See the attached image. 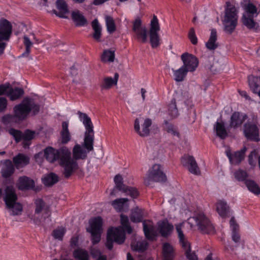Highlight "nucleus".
Segmentation results:
<instances>
[{"label":"nucleus","mask_w":260,"mask_h":260,"mask_svg":"<svg viewBox=\"0 0 260 260\" xmlns=\"http://www.w3.org/2000/svg\"><path fill=\"white\" fill-rule=\"evenodd\" d=\"M44 152V156L48 161L54 162L58 160L59 165L63 169V174L66 178H69L78 169L77 162L72 158L71 152L67 147L55 150L49 146Z\"/></svg>","instance_id":"obj_1"},{"label":"nucleus","mask_w":260,"mask_h":260,"mask_svg":"<svg viewBox=\"0 0 260 260\" xmlns=\"http://www.w3.org/2000/svg\"><path fill=\"white\" fill-rule=\"evenodd\" d=\"M120 221L122 227L111 228L108 231L106 246L109 250L112 249L114 242L118 244L124 243L125 239L124 231L128 234L132 233V228L127 216L121 215Z\"/></svg>","instance_id":"obj_2"},{"label":"nucleus","mask_w":260,"mask_h":260,"mask_svg":"<svg viewBox=\"0 0 260 260\" xmlns=\"http://www.w3.org/2000/svg\"><path fill=\"white\" fill-rule=\"evenodd\" d=\"M13 111L18 121H22L30 112L34 115L38 114L40 111V105L36 103L33 99L25 98L19 104L14 106Z\"/></svg>","instance_id":"obj_3"},{"label":"nucleus","mask_w":260,"mask_h":260,"mask_svg":"<svg viewBox=\"0 0 260 260\" xmlns=\"http://www.w3.org/2000/svg\"><path fill=\"white\" fill-rule=\"evenodd\" d=\"M77 114L80 121L83 122L86 129L84 133L83 146L88 152H90L93 150L94 132L93 124L90 118L87 114L78 111Z\"/></svg>","instance_id":"obj_4"},{"label":"nucleus","mask_w":260,"mask_h":260,"mask_svg":"<svg viewBox=\"0 0 260 260\" xmlns=\"http://www.w3.org/2000/svg\"><path fill=\"white\" fill-rule=\"evenodd\" d=\"M225 8V16L223 20L224 30L232 34L235 30L238 21L237 10L230 2H226Z\"/></svg>","instance_id":"obj_5"},{"label":"nucleus","mask_w":260,"mask_h":260,"mask_svg":"<svg viewBox=\"0 0 260 260\" xmlns=\"http://www.w3.org/2000/svg\"><path fill=\"white\" fill-rule=\"evenodd\" d=\"M34 204L35 206L34 214L29 215V217L35 223L40 222L42 219H45L50 216V207L42 199H36Z\"/></svg>","instance_id":"obj_6"},{"label":"nucleus","mask_w":260,"mask_h":260,"mask_svg":"<svg viewBox=\"0 0 260 260\" xmlns=\"http://www.w3.org/2000/svg\"><path fill=\"white\" fill-rule=\"evenodd\" d=\"M12 33V26L6 19L0 20V56L4 54L7 42L10 40Z\"/></svg>","instance_id":"obj_7"},{"label":"nucleus","mask_w":260,"mask_h":260,"mask_svg":"<svg viewBox=\"0 0 260 260\" xmlns=\"http://www.w3.org/2000/svg\"><path fill=\"white\" fill-rule=\"evenodd\" d=\"M166 180L167 177L163 172L161 166L155 164L148 170L144 179V183L146 185L149 186L152 182H163Z\"/></svg>","instance_id":"obj_8"},{"label":"nucleus","mask_w":260,"mask_h":260,"mask_svg":"<svg viewBox=\"0 0 260 260\" xmlns=\"http://www.w3.org/2000/svg\"><path fill=\"white\" fill-rule=\"evenodd\" d=\"M90 227L87 229V232L91 234V240L93 244L100 242L103 232V220L101 217H96L89 221Z\"/></svg>","instance_id":"obj_9"},{"label":"nucleus","mask_w":260,"mask_h":260,"mask_svg":"<svg viewBox=\"0 0 260 260\" xmlns=\"http://www.w3.org/2000/svg\"><path fill=\"white\" fill-rule=\"evenodd\" d=\"M115 186L110 193L111 196H115L116 190H118L125 193L126 195L130 196L132 198H136L139 193L137 190L134 187H128L123 184V178L120 175H116L114 177Z\"/></svg>","instance_id":"obj_10"},{"label":"nucleus","mask_w":260,"mask_h":260,"mask_svg":"<svg viewBox=\"0 0 260 260\" xmlns=\"http://www.w3.org/2000/svg\"><path fill=\"white\" fill-rule=\"evenodd\" d=\"M192 219L196 221L198 229L202 232L210 234L214 231V227L207 217L202 212L197 213Z\"/></svg>","instance_id":"obj_11"},{"label":"nucleus","mask_w":260,"mask_h":260,"mask_svg":"<svg viewBox=\"0 0 260 260\" xmlns=\"http://www.w3.org/2000/svg\"><path fill=\"white\" fill-rule=\"evenodd\" d=\"M160 30V26L158 20L155 15H154L150 22L149 30L150 42L152 48L157 47L160 44V38L158 31Z\"/></svg>","instance_id":"obj_12"},{"label":"nucleus","mask_w":260,"mask_h":260,"mask_svg":"<svg viewBox=\"0 0 260 260\" xmlns=\"http://www.w3.org/2000/svg\"><path fill=\"white\" fill-rule=\"evenodd\" d=\"M243 132L245 137L251 141L258 142L259 128L257 123L254 121H247L244 125Z\"/></svg>","instance_id":"obj_13"},{"label":"nucleus","mask_w":260,"mask_h":260,"mask_svg":"<svg viewBox=\"0 0 260 260\" xmlns=\"http://www.w3.org/2000/svg\"><path fill=\"white\" fill-rule=\"evenodd\" d=\"M182 225L181 224L176 226V230L179 238L180 243L182 248L185 250V254L187 258L189 260H197L198 257L194 252L191 251L190 245L189 243L185 240L184 235L182 231Z\"/></svg>","instance_id":"obj_14"},{"label":"nucleus","mask_w":260,"mask_h":260,"mask_svg":"<svg viewBox=\"0 0 260 260\" xmlns=\"http://www.w3.org/2000/svg\"><path fill=\"white\" fill-rule=\"evenodd\" d=\"M184 67L187 72H193L198 66L199 61L196 57L191 54L184 53L181 55Z\"/></svg>","instance_id":"obj_15"},{"label":"nucleus","mask_w":260,"mask_h":260,"mask_svg":"<svg viewBox=\"0 0 260 260\" xmlns=\"http://www.w3.org/2000/svg\"><path fill=\"white\" fill-rule=\"evenodd\" d=\"M133 31L135 32V37L138 40H141L143 43L147 42V30L146 27L142 25L140 19H136L134 22Z\"/></svg>","instance_id":"obj_16"},{"label":"nucleus","mask_w":260,"mask_h":260,"mask_svg":"<svg viewBox=\"0 0 260 260\" xmlns=\"http://www.w3.org/2000/svg\"><path fill=\"white\" fill-rule=\"evenodd\" d=\"M181 163L191 173L197 175L200 174V168L193 156L188 155H184L181 158Z\"/></svg>","instance_id":"obj_17"},{"label":"nucleus","mask_w":260,"mask_h":260,"mask_svg":"<svg viewBox=\"0 0 260 260\" xmlns=\"http://www.w3.org/2000/svg\"><path fill=\"white\" fill-rule=\"evenodd\" d=\"M151 124L152 120L149 118H146L142 124V128L141 129L139 119L136 118L134 123V129L140 136L142 137H147L149 135V127Z\"/></svg>","instance_id":"obj_18"},{"label":"nucleus","mask_w":260,"mask_h":260,"mask_svg":"<svg viewBox=\"0 0 260 260\" xmlns=\"http://www.w3.org/2000/svg\"><path fill=\"white\" fill-rule=\"evenodd\" d=\"M143 225L146 238L148 240H153L157 235V232L153 223L150 221H144Z\"/></svg>","instance_id":"obj_19"},{"label":"nucleus","mask_w":260,"mask_h":260,"mask_svg":"<svg viewBox=\"0 0 260 260\" xmlns=\"http://www.w3.org/2000/svg\"><path fill=\"white\" fill-rule=\"evenodd\" d=\"M246 150V147H244L240 151H236L233 154L230 151H226V154L232 164L238 165L243 160Z\"/></svg>","instance_id":"obj_20"},{"label":"nucleus","mask_w":260,"mask_h":260,"mask_svg":"<svg viewBox=\"0 0 260 260\" xmlns=\"http://www.w3.org/2000/svg\"><path fill=\"white\" fill-rule=\"evenodd\" d=\"M71 18L76 26H84L88 24L87 19L83 13L78 10L72 12Z\"/></svg>","instance_id":"obj_21"},{"label":"nucleus","mask_w":260,"mask_h":260,"mask_svg":"<svg viewBox=\"0 0 260 260\" xmlns=\"http://www.w3.org/2000/svg\"><path fill=\"white\" fill-rule=\"evenodd\" d=\"M17 197L13 187L7 186L5 189V197L4 201L7 207H11L16 202Z\"/></svg>","instance_id":"obj_22"},{"label":"nucleus","mask_w":260,"mask_h":260,"mask_svg":"<svg viewBox=\"0 0 260 260\" xmlns=\"http://www.w3.org/2000/svg\"><path fill=\"white\" fill-rule=\"evenodd\" d=\"M247 118L246 115H242L238 112H235L231 116L230 127L237 128L241 126Z\"/></svg>","instance_id":"obj_23"},{"label":"nucleus","mask_w":260,"mask_h":260,"mask_svg":"<svg viewBox=\"0 0 260 260\" xmlns=\"http://www.w3.org/2000/svg\"><path fill=\"white\" fill-rule=\"evenodd\" d=\"M17 186L19 189L21 190L34 189L35 182L26 176L21 177L18 179Z\"/></svg>","instance_id":"obj_24"},{"label":"nucleus","mask_w":260,"mask_h":260,"mask_svg":"<svg viewBox=\"0 0 260 260\" xmlns=\"http://www.w3.org/2000/svg\"><path fill=\"white\" fill-rule=\"evenodd\" d=\"M60 135V140L62 144H66L71 140L72 135L69 131L68 122L63 121L62 122Z\"/></svg>","instance_id":"obj_25"},{"label":"nucleus","mask_w":260,"mask_h":260,"mask_svg":"<svg viewBox=\"0 0 260 260\" xmlns=\"http://www.w3.org/2000/svg\"><path fill=\"white\" fill-rule=\"evenodd\" d=\"M56 5L58 12L53 10V13L60 18H67V17L66 16V14L69 12L67 3L64 0H57Z\"/></svg>","instance_id":"obj_26"},{"label":"nucleus","mask_w":260,"mask_h":260,"mask_svg":"<svg viewBox=\"0 0 260 260\" xmlns=\"http://www.w3.org/2000/svg\"><path fill=\"white\" fill-rule=\"evenodd\" d=\"M119 78V74L117 73H115L114 78L106 77L104 78L100 84L101 88L103 89H109L113 85H116Z\"/></svg>","instance_id":"obj_27"},{"label":"nucleus","mask_w":260,"mask_h":260,"mask_svg":"<svg viewBox=\"0 0 260 260\" xmlns=\"http://www.w3.org/2000/svg\"><path fill=\"white\" fill-rule=\"evenodd\" d=\"M13 161L15 167L19 169L28 165L29 158L25 154L19 153L13 157Z\"/></svg>","instance_id":"obj_28"},{"label":"nucleus","mask_w":260,"mask_h":260,"mask_svg":"<svg viewBox=\"0 0 260 260\" xmlns=\"http://www.w3.org/2000/svg\"><path fill=\"white\" fill-rule=\"evenodd\" d=\"M158 230L162 237H167L171 234L173 226L167 220L160 221L157 223Z\"/></svg>","instance_id":"obj_29"},{"label":"nucleus","mask_w":260,"mask_h":260,"mask_svg":"<svg viewBox=\"0 0 260 260\" xmlns=\"http://www.w3.org/2000/svg\"><path fill=\"white\" fill-rule=\"evenodd\" d=\"M91 27L93 30L91 35L92 37L95 41L98 42H101L102 28L97 19H95L92 21Z\"/></svg>","instance_id":"obj_30"},{"label":"nucleus","mask_w":260,"mask_h":260,"mask_svg":"<svg viewBox=\"0 0 260 260\" xmlns=\"http://www.w3.org/2000/svg\"><path fill=\"white\" fill-rule=\"evenodd\" d=\"M217 32L215 29L211 30V34L209 39L206 43V47L210 50H214L218 47L217 42Z\"/></svg>","instance_id":"obj_31"},{"label":"nucleus","mask_w":260,"mask_h":260,"mask_svg":"<svg viewBox=\"0 0 260 260\" xmlns=\"http://www.w3.org/2000/svg\"><path fill=\"white\" fill-rule=\"evenodd\" d=\"M73 159L77 162V160L84 159L87 157V152L79 144H76L73 149Z\"/></svg>","instance_id":"obj_32"},{"label":"nucleus","mask_w":260,"mask_h":260,"mask_svg":"<svg viewBox=\"0 0 260 260\" xmlns=\"http://www.w3.org/2000/svg\"><path fill=\"white\" fill-rule=\"evenodd\" d=\"M14 167L11 161L5 160L1 172L2 176L5 178H8L14 173Z\"/></svg>","instance_id":"obj_33"},{"label":"nucleus","mask_w":260,"mask_h":260,"mask_svg":"<svg viewBox=\"0 0 260 260\" xmlns=\"http://www.w3.org/2000/svg\"><path fill=\"white\" fill-rule=\"evenodd\" d=\"M216 210L219 215L223 218L228 216L229 213V206L225 202L222 201H219L217 203Z\"/></svg>","instance_id":"obj_34"},{"label":"nucleus","mask_w":260,"mask_h":260,"mask_svg":"<svg viewBox=\"0 0 260 260\" xmlns=\"http://www.w3.org/2000/svg\"><path fill=\"white\" fill-rule=\"evenodd\" d=\"M23 94L24 90L23 89L18 87L13 88L10 85L8 96L11 101H14L20 98Z\"/></svg>","instance_id":"obj_35"},{"label":"nucleus","mask_w":260,"mask_h":260,"mask_svg":"<svg viewBox=\"0 0 260 260\" xmlns=\"http://www.w3.org/2000/svg\"><path fill=\"white\" fill-rule=\"evenodd\" d=\"M42 181L45 186H51L58 181V177L55 174L51 173L44 176Z\"/></svg>","instance_id":"obj_36"},{"label":"nucleus","mask_w":260,"mask_h":260,"mask_svg":"<svg viewBox=\"0 0 260 260\" xmlns=\"http://www.w3.org/2000/svg\"><path fill=\"white\" fill-rule=\"evenodd\" d=\"M214 129L216 131L217 136L220 138L224 139L227 137L228 133L223 122H216L214 125Z\"/></svg>","instance_id":"obj_37"},{"label":"nucleus","mask_w":260,"mask_h":260,"mask_svg":"<svg viewBox=\"0 0 260 260\" xmlns=\"http://www.w3.org/2000/svg\"><path fill=\"white\" fill-rule=\"evenodd\" d=\"M73 256L77 260H89L88 251L81 248H78L74 251Z\"/></svg>","instance_id":"obj_38"},{"label":"nucleus","mask_w":260,"mask_h":260,"mask_svg":"<svg viewBox=\"0 0 260 260\" xmlns=\"http://www.w3.org/2000/svg\"><path fill=\"white\" fill-rule=\"evenodd\" d=\"M242 21L243 24L249 29H254L257 27V24L253 20V17L247 16L243 14L242 17Z\"/></svg>","instance_id":"obj_39"},{"label":"nucleus","mask_w":260,"mask_h":260,"mask_svg":"<svg viewBox=\"0 0 260 260\" xmlns=\"http://www.w3.org/2000/svg\"><path fill=\"white\" fill-rule=\"evenodd\" d=\"M245 184L250 192L256 195L260 194V187L255 181L252 180H246Z\"/></svg>","instance_id":"obj_40"},{"label":"nucleus","mask_w":260,"mask_h":260,"mask_svg":"<svg viewBox=\"0 0 260 260\" xmlns=\"http://www.w3.org/2000/svg\"><path fill=\"white\" fill-rule=\"evenodd\" d=\"M163 255L164 260H173L174 257L173 247L168 243L163 245Z\"/></svg>","instance_id":"obj_41"},{"label":"nucleus","mask_w":260,"mask_h":260,"mask_svg":"<svg viewBox=\"0 0 260 260\" xmlns=\"http://www.w3.org/2000/svg\"><path fill=\"white\" fill-rule=\"evenodd\" d=\"M148 243L145 240L134 242L132 243L131 246L133 250L143 252L146 249Z\"/></svg>","instance_id":"obj_42"},{"label":"nucleus","mask_w":260,"mask_h":260,"mask_svg":"<svg viewBox=\"0 0 260 260\" xmlns=\"http://www.w3.org/2000/svg\"><path fill=\"white\" fill-rule=\"evenodd\" d=\"M187 71L182 66L178 70L174 71L175 80L177 82L182 81L185 77Z\"/></svg>","instance_id":"obj_43"},{"label":"nucleus","mask_w":260,"mask_h":260,"mask_svg":"<svg viewBox=\"0 0 260 260\" xmlns=\"http://www.w3.org/2000/svg\"><path fill=\"white\" fill-rule=\"evenodd\" d=\"M115 58L114 51L105 50L101 56V60L103 62H113Z\"/></svg>","instance_id":"obj_44"},{"label":"nucleus","mask_w":260,"mask_h":260,"mask_svg":"<svg viewBox=\"0 0 260 260\" xmlns=\"http://www.w3.org/2000/svg\"><path fill=\"white\" fill-rule=\"evenodd\" d=\"M128 201V200L127 198L117 199L113 201L111 205L117 211H121L124 207V204Z\"/></svg>","instance_id":"obj_45"},{"label":"nucleus","mask_w":260,"mask_h":260,"mask_svg":"<svg viewBox=\"0 0 260 260\" xmlns=\"http://www.w3.org/2000/svg\"><path fill=\"white\" fill-rule=\"evenodd\" d=\"M35 136V132L29 129L26 130L23 134L22 140H23V145L24 147L29 146V141L32 140Z\"/></svg>","instance_id":"obj_46"},{"label":"nucleus","mask_w":260,"mask_h":260,"mask_svg":"<svg viewBox=\"0 0 260 260\" xmlns=\"http://www.w3.org/2000/svg\"><path fill=\"white\" fill-rule=\"evenodd\" d=\"M23 44L25 47V51L21 54L22 57H28L30 52V48L32 46V43L30 40L29 38L26 35L24 36Z\"/></svg>","instance_id":"obj_47"},{"label":"nucleus","mask_w":260,"mask_h":260,"mask_svg":"<svg viewBox=\"0 0 260 260\" xmlns=\"http://www.w3.org/2000/svg\"><path fill=\"white\" fill-rule=\"evenodd\" d=\"M143 215L141 210L138 208H136L132 213L131 216V220L133 222H139L142 220Z\"/></svg>","instance_id":"obj_48"},{"label":"nucleus","mask_w":260,"mask_h":260,"mask_svg":"<svg viewBox=\"0 0 260 260\" xmlns=\"http://www.w3.org/2000/svg\"><path fill=\"white\" fill-rule=\"evenodd\" d=\"M105 19L107 31L110 34L114 32L116 30V25L113 18L111 16H106Z\"/></svg>","instance_id":"obj_49"},{"label":"nucleus","mask_w":260,"mask_h":260,"mask_svg":"<svg viewBox=\"0 0 260 260\" xmlns=\"http://www.w3.org/2000/svg\"><path fill=\"white\" fill-rule=\"evenodd\" d=\"M245 10L247 14V16L254 17V15L256 16L258 14L256 6L251 3H248L245 5Z\"/></svg>","instance_id":"obj_50"},{"label":"nucleus","mask_w":260,"mask_h":260,"mask_svg":"<svg viewBox=\"0 0 260 260\" xmlns=\"http://www.w3.org/2000/svg\"><path fill=\"white\" fill-rule=\"evenodd\" d=\"M18 121L15 114H6L2 117V122L4 124L6 125L13 123H16Z\"/></svg>","instance_id":"obj_51"},{"label":"nucleus","mask_w":260,"mask_h":260,"mask_svg":"<svg viewBox=\"0 0 260 260\" xmlns=\"http://www.w3.org/2000/svg\"><path fill=\"white\" fill-rule=\"evenodd\" d=\"M169 114L173 118H175L178 115V111L176 106L175 99L172 100L171 103L169 106Z\"/></svg>","instance_id":"obj_52"},{"label":"nucleus","mask_w":260,"mask_h":260,"mask_svg":"<svg viewBox=\"0 0 260 260\" xmlns=\"http://www.w3.org/2000/svg\"><path fill=\"white\" fill-rule=\"evenodd\" d=\"M10 209L12 212L11 215H18L21 213L22 211V206L21 204L15 202L12 206L7 207Z\"/></svg>","instance_id":"obj_53"},{"label":"nucleus","mask_w":260,"mask_h":260,"mask_svg":"<svg viewBox=\"0 0 260 260\" xmlns=\"http://www.w3.org/2000/svg\"><path fill=\"white\" fill-rule=\"evenodd\" d=\"M164 128L168 133L171 134L173 136H176L178 137H179V133L176 128L167 120H165L164 121Z\"/></svg>","instance_id":"obj_54"},{"label":"nucleus","mask_w":260,"mask_h":260,"mask_svg":"<svg viewBox=\"0 0 260 260\" xmlns=\"http://www.w3.org/2000/svg\"><path fill=\"white\" fill-rule=\"evenodd\" d=\"M205 59V64L206 67L209 69L213 73H215L218 71L217 69H214L213 68V61L214 59V56L211 55V56L207 58L206 56L203 57Z\"/></svg>","instance_id":"obj_55"},{"label":"nucleus","mask_w":260,"mask_h":260,"mask_svg":"<svg viewBox=\"0 0 260 260\" xmlns=\"http://www.w3.org/2000/svg\"><path fill=\"white\" fill-rule=\"evenodd\" d=\"M9 133L13 137L17 143L22 140L23 133L19 130L11 128L9 129Z\"/></svg>","instance_id":"obj_56"},{"label":"nucleus","mask_w":260,"mask_h":260,"mask_svg":"<svg viewBox=\"0 0 260 260\" xmlns=\"http://www.w3.org/2000/svg\"><path fill=\"white\" fill-rule=\"evenodd\" d=\"M65 232L66 230L64 228L57 229L53 231L52 235L55 239H58L59 240H62Z\"/></svg>","instance_id":"obj_57"},{"label":"nucleus","mask_w":260,"mask_h":260,"mask_svg":"<svg viewBox=\"0 0 260 260\" xmlns=\"http://www.w3.org/2000/svg\"><path fill=\"white\" fill-rule=\"evenodd\" d=\"M234 176L237 180L241 181H245L246 178L248 177L247 172L241 170H239L235 172L234 173Z\"/></svg>","instance_id":"obj_58"},{"label":"nucleus","mask_w":260,"mask_h":260,"mask_svg":"<svg viewBox=\"0 0 260 260\" xmlns=\"http://www.w3.org/2000/svg\"><path fill=\"white\" fill-rule=\"evenodd\" d=\"M188 37L190 42L193 45H197L198 43V39L195 34V30L193 28H191L189 31Z\"/></svg>","instance_id":"obj_59"},{"label":"nucleus","mask_w":260,"mask_h":260,"mask_svg":"<svg viewBox=\"0 0 260 260\" xmlns=\"http://www.w3.org/2000/svg\"><path fill=\"white\" fill-rule=\"evenodd\" d=\"M256 152L255 150L252 151L248 156V162L251 166L255 165V161L254 158L256 157Z\"/></svg>","instance_id":"obj_60"},{"label":"nucleus","mask_w":260,"mask_h":260,"mask_svg":"<svg viewBox=\"0 0 260 260\" xmlns=\"http://www.w3.org/2000/svg\"><path fill=\"white\" fill-rule=\"evenodd\" d=\"M7 107V100L5 98H0V112H5Z\"/></svg>","instance_id":"obj_61"},{"label":"nucleus","mask_w":260,"mask_h":260,"mask_svg":"<svg viewBox=\"0 0 260 260\" xmlns=\"http://www.w3.org/2000/svg\"><path fill=\"white\" fill-rule=\"evenodd\" d=\"M10 84L1 85L0 86V95L6 94L8 95V91L10 88Z\"/></svg>","instance_id":"obj_62"},{"label":"nucleus","mask_w":260,"mask_h":260,"mask_svg":"<svg viewBox=\"0 0 260 260\" xmlns=\"http://www.w3.org/2000/svg\"><path fill=\"white\" fill-rule=\"evenodd\" d=\"M232 240L236 243H238L240 241V237L237 232V230L232 231Z\"/></svg>","instance_id":"obj_63"},{"label":"nucleus","mask_w":260,"mask_h":260,"mask_svg":"<svg viewBox=\"0 0 260 260\" xmlns=\"http://www.w3.org/2000/svg\"><path fill=\"white\" fill-rule=\"evenodd\" d=\"M230 225L233 230H237L238 229V226L236 223V220L234 217H232L230 220Z\"/></svg>","instance_id":"obj_64"}]
</instances>
